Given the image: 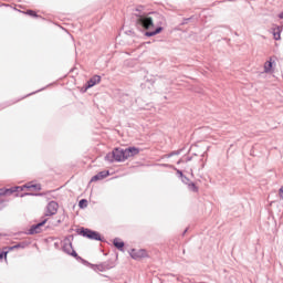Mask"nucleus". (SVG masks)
Here are the masks:
<instances>
[{"label":"nucleus","instance_id":"nucleus-9","mask_svg":"<svg viewBox=\"0 0 283 283\" xmlns=\"http://www.w3.org/2000/svg\"><path fill=\"white\" fill-rule=\"evenodd\" d=\"M107 176H109V171H107V170L101 171L97 175L92 177L91 182H96L97 180H103L104 178H107Z\"/></svg>","mask_w":283,"mask_h":283},{"label":"nucleus","instance_id":"nucleus-16","mask_svg":"<svg viewBox=\"0 0 283 283\" xmlns=\"http://www.w3.org/2000/svg\"><path fill=\"white\" fill-rule=\"evenodd\" d=\"M163 32V28L158 27L155 31L146 32V36H156V34H160Z\"/></svg>","mask_w":283,"mask_h":283},{"label":"nucleus","instance_id":"nucleus-10","mask_svg":"<svg viewBox=\"0 0 283 283\" xmlns=\"http://www.w3.org/2000/svg\"><path fill=\"white\" fill-rule=\"evenodd\" d=\"M18 189H21V191H23V189H30V190H34V191H41V185L39 184H27L23 187H20Z\"/></svg>","mask_w":283,"mask_h":283},{"label":"nucleus","instance_id":"nucleus-21","mask_svg":"<svg viewBox=\"0 0 283 283\" xmlns=\"http://www.w3.org/2000/svg\"><path fill=\"white\" fill-rule=\"evenodd\" d=\"M27 14H29V17H36V13L33 10H28Z\"/></svg>","mask_w":283,"mask_h":283},{"label":"nucleus","instance_id":"nucleus-8","mask_svg":"<svg viewBox=\"0 0 283 283\" xmlns=\"http://www.w3.org/2000/svg\"><path fill=\"white\" fill-rule=\"evenodd\" d=\"M125 151H126V158H132V157L138 156V154H140V149H138L136 147L126 148Z\"/></svg>","mask_w":283,"mask_h":283},{"label":"nucleus","instance_id":"nucleus-1","mask_svg":"<svg viewBox=\"0 0 283 283\" xmlns=\"http://www.w3.org/2000/svg\"><path fill=\"white\" fill-rule=\"evenodd\" d=\"M137 25L144 28V30H151L154 28V20L151 17L143 14L137 18Z\"/></svg>","mask_w":283,"mask_h":283},{"label":"nucleus","instance_id":"nucleus-24","mask_svg":"<svg viewBox=\"0 0 283 283\" xmlns=\"http://www.w3.org/2000/svg\"><path fill=\"white\" fill-rule=\"evenodd\" d=\"M280 196L283 198V187L280 188Z\"/></svg>","mask_w":283,"mask_h":283},{"label":"nucleus","instance_id":"nucleus-22","mask_svg":"<svg viewBox=\"0 0 283 283\" xmlns=\"http://www.w3.org/2000/svg\"><path fill=\"white\" fill-rule=\"evenodd\" d=\"M3 258H8V252H1L0 253V260H3Z\"/></svg>","mask_w":283,"mask_h":283},{"label":"nucleus","instance_id":"nucleus-11","mask_svg":"<svg viewBox=\"0 0 283 283\" xmlns=\"http://www.w3.org/2000/svg\"><path fill=\"white\" fill-rule=\"evenodd\" d=\"M98 83H101V76L94 75L88 80L86 87L90 90V87H94V85H98Z\"/></svg>","mask_w":283,"mask_h":283},{"label":"nucleus","instance_id":"nucleus-12","mask_svg":"<svg viewBox=\"0 0 283 283\" xmlns=\"http://www.w3.org/2000/svg\"><path fill=\"white\" fill-rule=\"evenodd\" d=\"M272 30H273V36H274L275 41H280L282 39L281 34H282L283 28L280 25H276Z\"/></svg>","mask_w":283,"mask_h":283},{"label":"nucleus","instance_id":"nucleus-7","mask_svg":"<svg viewBox=\"0 0 283 283\" xmlns=\"http://www.w3.org/2000/svg\"><path fill=\"white\" fill-rule=\"evenodd\" d=\"M45 222H48V219H44L43 221H41L38 224H33L29 230L30 235L41 233V228L44 227Z\"/></svg>","mask_w":283,"mask_h":283},{"label":"nucleus","instance_id":"nucleus-14","mask_svg":"<svg viewBox=\"0 0 283 283\" xmlns=\"http://www.w3.org/2000/svg\"><path fill=\"white\" fill-rule=\"evenodd\" d=\"M109 269H114V264H111L109 262H104L97 265V271H109Z\"/></svg>","mask_w":283,"mask_h":283},{"label":"nucleus","instance_id":"nucleus-13","mask_svg":"<svg viewBox=\"0 0 283 283\" xmlns=\"http://www.w3.org/2000/svg\"><path fill=\"white\" fill-rule=\"evenodd\" d=\"M113 244L116 249H118V251H123V249L125 248V242H123V240H120L119 238L114 239Z\"/></svg>","mask_w":283,"mask_h":283},{"label":"nucleus","instance_id":"nucleus-4","mask_svg":"<svg viewBox=\"0 0 283 283\" xmlns=\"http://www.w3.org/2000/svg\"><path fill=\"white\" fill-rule=\"evenodd\" d=\"M62 249L64 253H67V255H72L73 258H77L78 255L76 251H74V248L72 247V242L69 239L63 241Z\"/></svg>","mask_w":283,"mask_h":283},{"label":"nucleus","instance_id":"nucleus-26","mask_svg":"<svg viewBox=\"0 0 283 283\" xmlns=\"http://www.w3.org/2000/svg\"><path fill=\"white\" fill-rule=\"evenodd\" d=\"M178 174H179L180 176H182V171H178Z\"/></svg>","mask_w":283,"mask_h":283},{"label":"nucleus","instance_id":"nucleus-5","mask_svg":"<svg viewBox=\"0 0 283 283\" xmlns=\"http://www.w3.org/2000/svg\"><path fill=\"white\" fill-rule=\"evenodd\" d=\"M113 151H114L116 163H124V160H127V155L125 149L115 148Z\"/></svg>","mask_w":283,"mask_h":283},{"label":"nucleus","instance_id":"nucleus-3","mask_svg":"<svg viewBox=\"0 0 283 283\" xmlns=\"http://www.w3.org/2000/svg\"><path fill=\"white\" fill-rule=\"evenodd\" d=\"M81 235H83L84 238H88V240H103L101 238V233L96 232V231H93V230H90V229H82L81 232H80Z\"/></svg>","mask_w":283,"mask_h":283},{"label":"nucleus","instance_id":"nucleus-6","mask_svg":"<svg viewBox=\"0 0 283 283\" xmlns=\"http://www.w3.org/2000/svg\"><path fill=\"white\" fill-rule=\"evenodd\" d=\"M56 211H59V203L51 201L46 207L45 216H56Z\"/></svg>","mask_w":283,"mask_h":283},{"label":"nucleus","instance_id":"nucleus-19","mask_svg":"<svg viewBox=\"0 0 283 283\" xmlns=\"http://www.w3.org/2000/svg\"><path fill=\"white\" fill-rule=\"evenodd\" d=\"M78 207H80V209H86V207H87V199L80 200Z\"/></svg>","mask_w":283,"mask_h":283},{"label":"nucleus","instance_id":"nucleus-15","mask_svg":"<svg viewBox=\"0 0 283 283\" xmlns=\"http://www.w3.org/2000/svg\"><path fill=\"white\" fill-rule=\"evenodd\" d=\"M21 189L20 187L11 188V189H0V196H8V193H14L15 191H19Z\"/></svg>","mask_w":283,"mask_h":283},{"label":"nucleus","instance_id":"nucleus-2","mask_svg":"<svg viewBox=\"0 0 283 283\" xmlns=\"http://www.w3.org/2000/svg\"><path fill=\"white\" fill-rule=\"evenodd\" d=\"M129 255L133 258V260H143V258H149V254L145 249H132L129 251Z\"/></svg>","mask_w":283,"mask_h":283},{"label":"nucleus","instance_id":"nucleus-23","mask_svg":"<svg viewBox=\"0 0 283 283\" xmlns=\"http://www.w3.org/2000/svg\"><path fill=\"white\" fill-rule=\"evenodd\" d=\"M12 249H21V244H17L10 248V250L12 251Z\"/></svg>","mask_w":283,"mask_h":283},{"label":"nucleus","instance_id":"nucleus-20","mask_svg":"<svg viewBox=\"0 0 283 283\" xmlns=\"http://www.w3.org/2000/svg\"><path fill=\"white\" fill-rule=\"evenodd\" d=\"M188 187H189V189H190L191 191H195V192L198 191V187H197L196 184H193V182H190V184L188 185Z\"/></svg>","mask_w":283,"mask_h":283},{"label":"nucleus","instance_id":"nucleus-18","mask_svg":"<svg viewBox=\"0 0 283 283\" xmlns=\"http://www.w3.org/2000/svg\"><path fill=\"white\" fill-rule=\"evenodd\" d=\"M105 160H107L108 163H114L115 159V155H114V150L112 153H108L106 156H105Z\"/></svg>","mask_w":283,"mask_h":283},{"label":"nucleus","instance_id":"nucleus-17","mask_svg":"<svg viewBox=\"0 0 283 283\" xmlns=\"http://www.w3.org/2000/svg\"><path fill=\"white\" fill-rule=\"evenodd\" d=\"M271 70H273V62L266 61L264 63V72H265V74L271 73Z\"/></svg>","mask_w":283,"mask_h":283},{"label":"nucleus","instance_id":"nucleus-25","mask_svg":"<svg viewBox=\"0 0 283 283\" xmlns=\"http://www.w3.org/2000/svg\"><path fill=\"white\" fill-rule=\"evenodd\" d=\"M279 19H283V11L279 14Z\"/></svg>","mask_w":283,"mask_h":283}]
</instances>
